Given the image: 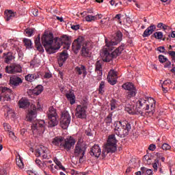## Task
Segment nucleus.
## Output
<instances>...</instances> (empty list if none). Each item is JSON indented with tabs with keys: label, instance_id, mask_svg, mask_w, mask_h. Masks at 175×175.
Instances as JSON below:
<instances>
[{
	"label": "nucleus",
	"instance_id": "obj_1",
	"mask_svg": "<svg viewBox=\"0 0 175 175\" xmlns=\"http://www.w3.org/2000/svg\"><path fill=\"white\" fill-rule=\"evenodd\" d=\"M122 39V33L118 32L116 33V36L114 40H110L105 38V46L103 49L102 55H103V61L104 62H110L113 58H116V57L120 55L121 53H122L123 50L125 49V45L122 44L113 51L111 53L110 51H112L113 49H114V46H117L120 42H121Z\"/></svg>",
	"mask_w": 175,
	"mask_h": 175
},
{
	"label": "nucleus",
	"instance_id": "obj_2",
	"mask_svg": "<svg viewBox=\"0 0 175 175\" xmlns=\"http://www.w3.org/2000/svg\"><path fill=\"white\" fill-rule=\"evenodd\" d=\"M155 100L151 97L140 98L136 103V107L133 105L128 104L125 110L129 114H142L143 116L142 110H150L152 113L155 110Z\"/></svg>",
	"mask_w": 175,
	"mask_h": 175
},
{
	"label": "nucleus",
	"instance_id": "obj_3",
	"mask_svg": "<svg viewBox=\"0 0 175 175\" xmlns=\"http://www.w3.org/2000/svg\"><path fill=\"white\" fill-rule=\"evenodd\" d=\"M42 44L48 54H54L57 50L61 49V46L64 44L62 38H56L54 39L53 33H44L41 38Z\"/></svg>",
	"mask_w": 175,
	"mask_h": 175
},
{
	"label": "nucleus",
	"instance_id": "obj_4",
	"mask_svg": "<svg viewBox=\"0 0 175 175\" xmlns=\"http://www.w3.org/2000/svg\"><path fill=\"white\" fill-rule=\"evenodd\" d=\"M81 53L83 57H90L91 52L90 51V47L91 44L90 42H84V38L81 36L78 37L72 42V50L75 54L79 53V50L81 49Z\"/></svg>",
	"mask_w": 175,
	"mask_h": 175
},
{
	"label": "nucleus",
	"instance_id": "obj_5",
	"mask_svg": "<svg viewBox=\"0 0 175 175\" xmlns=\"http://www.w3.org/2000/svg\"><path fill=\"white\" fill-rule=\"evenodd\" d=\"M113 125L115 126L114 133L120 137L128 136L129 131L131 129V124L126 121L115 122Z\"/></svg>",
	"mask_w": 175,
	"mask_h": 175
},
{
	"label": "nucleus",
	"instance_id": "obj_6",
	"mask_svg": "<svg viewBox=\"0 0 175 175\" xmlns=\"http://www.w3.org/2000/svg\"><path fill=\"white\" fill-rule=\"evenodd\" d=\"M117 150V139L116 135L111 134L108 137L107 144L103 146L102 152L103 157H106L109 152H115Z\"/></svg>",
	"mask_w": 175,
	"mask_h": 175
},
{
	"label": "nucleus",
	"instance_id": "obj_7",
	"mask_svg": "<svg viewBox=\"0 0 175 175\" xmlns=\"http://www.w3.org/2000/svg\"><path fill=\"white\" fill-rule=\"evenodd\" d=\"M85 151H87V145L81 141H79L74 150V155L75 157H79V163H83L85 161L84 155L85 154Z\"/></svg>",
	"mask_w": 175,
	"mask_h": 175
},
{
	"label": "nucleus",
	"instance_id": "obj_8",
	"mask_svg": "<svg viewBox=\"0 0 175 175\" xmlns=\"http://www.w3.org/2000/svg\"><path fill=\"white\" fill-rule=\"evenodd\" d=\"M49 118V126L53 128V126H57L58 125V120L57 119V110L54 107H50L46 113Z\"/></svg>",
	"mask_w": 175,
	"mask_h": 175
},
{
	"label": "nucleus",
	"instance_id": "obj_9",
	"mask_svg": "<svg viewBox=\"0 0 175 175\" xmlns=\"http://www.w3.org/2000/svg\"><path fill=\"white\" fill-rule=\"evenodd\" d=\"M46 123L44 120H38L31 125V131L33 135H40L44 132Z\"/></svg>",
	"mask_w": 175,
	"mask_h": 175
},
{
	"label": "nucleus",
	"instance_id": "obj_10",
	"mask_svg": "<svg viewBox=\"0 0 175 175\" xmlns=\"http://www.w3.org/2000/svg\"><path fill=\"white\" fill-rule=\"evenodd\" d=\"M122 88L123 90H125L126 91H129L127 92V98L130 99V98H133V96H136V94H137V91L136 90V88H135V85L133 83L131 82H127L126 83H124L122 85Z\"/></svg>",
	"mask_w": 175,
	"mask_h": 175
},
{
	"label": "nucleus",
	"instance_id": "obj_11",
	"mask_svg": "<svg viewBox=\"0 0 175 175\" xmlns=\"http://www.w3.org/2000/svg\"><path fill=\"white\" fill-rule=\"evenodd\" d=\"M36 156L38 157H42L43 159H50V158H51L50 150H49V148L43 146H40L38 148L36 149Z\"/></svg>",
	"mask_w": 175,
	"mask_h": 175
},
{
	"label": "nucleus",
	"instance_id": "obj_12",
	"mask_svg": "<svg viewBox=\"0 0 175 175\" xmlns=\"http://www.w3.org/2000/svg\"><path fill=\"white\" fill-rule=\"evenodd\" d=\"M70 115L68 111H64L62 113V118L60 120V126L62 129H68L69 124H70Z\"/></svg>",
	"mask_w": 175,
	"mask_h": 175
},
{
	"label": "nucleus",
	"instance_id": "obj_13",
	"mask_svg": "<svg viewBox=\"0 0 175 175\" xmlns=\"http://www.w3.org/2000/svg\"><path fill=\"white\" fill-rule=\"evenodd\" d=\"M12 90L6 87H0V100L2 102L10 100Z\"/></svg>",
	"mask_w": 175,
	"mask_h": 175
},
{
	"label": "nucleus",
	"instance_id": "obj_14",
	"mask_svg": "<svg viewBox=\"0 0 175 175\" xmlns=\"http://www.w3.org/2000/svg\"><path fill=\"white\" fill-rule=\"evenodd\" d=\"M75 116L77 118H87V107L86 105H77L76 108Z\"/></svg>",
	"mask_w": 175,
	"mask_h": 175
},
{
	"label": "nucleus",
	"instance_id": "obj_15",
	"mask_svg": "<svg viewBox=\"0 0 175 175\" xmlns=\"http://www.w3.org/2000/svg\"><path fill=\"white\" fill-rule=\"evenodd\" d=\"M5 72L10 75L13 73H21V72H23V68L20 64H13L5 67Z\"/></svg>",
	"mask_w": 175,
	"mask_h": 175
},
{
	"label": "nucleus",
	"instance_id": "obj_16",
	"mask_svg": "<svg viewBox=\"0 0 175 175\" xmlns=\"http://www.w3.org/2000/svg\"><path fill=\"white\" fill-rule=\"evenodd\" d=\"M31 107H33V110L29 111L26 117L27 120L30 122L35 121L36 118V110H40L42 109L39 104H38L37 107L35 105H32Z\"/></svg>",
	"mask_w": 175,
	"mask_h": 175
},
{
	"label": "nucleus",
	"instance_id": "obj_17",
	"mask_svg": "<svg viewBox=\"0 0 175 175\" xmlns=\"http://www.w3.org/2000/svg\"><path fill=\"white\" fill-rule=\"evenodd\" d=\"M107 81L111 85L117 84V72L114 70H111L107 76Z\"/></svg>",
	"mask_w": 175,
	"mask_h": 175
},
{
	"label": "nucleus",
	"instance_id": "obj_18",
	"mask_svg": "<svg viewBox=\"0 0 175 175\" xmlns=\"http://www.w3.org/2000/svg\"><path fill=\"white\" fill-rule=\"evenodd\" d=\"M76 144V139H75L72 137H69L66 139H64L62 147H64L66 150H70L72 148V146H75Z\"/></svg>",
	"mask_w": 175,
	"mask_h": 175
},
{
	"label": "nucleus",
	"instance_id": "obj_19",
	"mask_svg": "<svg viewBox=\"0 0 175 175\" xmlns=\"http://www.w3.org/2000/svg\"><path fill=\"white\" fill-rule=\"evenodd\" d=\"M53 161L55 162V165H54L53 164L51 165V170L53 173H55V170H54V169H55L56 170H63V172H65V170H66L65 167L62 166V163H61V161H59V160H58V159L55 158L53 159Z\"/></svg>",
	"mask_w": 175,
	"mask_h": 175
},
{
	"label": "nucleus",
	"instance_id": "obj_20",
	"mask_svg": "<svg viewBox=\"0 0 175 175\" xmlns=\"http://www.w3.org/2000/svg\"><path fill=\"white\" fill-rule=\"evenodd\" d=\"M66 59H68V53L66 52V51H64L59 54L57 58L59 66H62Z\"/></svg>",
	"mask_w": 175,
	"mask_h": 175
},
{
	"label": "nucleus",
	"instance_id": "obj_21",
	"mask_svg": "<svg viewBox=\"0 0 175 175\" xmlns=\"http://www.w3.org/2000/svg\"><path fill=\"white\" fill-rule=\"evenodd\" d=\"M100 154H102L100 147H99L98 145H94L91 149L90 155H93L94 157H96V158H99Z\"/></svg>",
	"mask_w": 175,
	"mask_h": 175
},
{
	"label": "nucleus",
	"instance_id": "obj_22",
	"mask_svg": "<svg viewBox=\"0 0 175 175\" xmlns=\"http://www.w3.org/2000/svg\"><path fill=\"white\" fill-rule=\"evenodd\" d=\"M157 29V26L154 25H151L149 26L144 32L142 36L143 38H148V36H150V35H152V33Z\"/></svg>",
	"mask_w": 175,
	"mask_h": 175
},
{
	"label": "nucleus",
	"instance_id": "obj_23",
	"mask_svg": "<svg viewBox=\"0 0 175 175\" xmlns=\"http://www.w3.org/2000/svg\"><path fill=\"white\" fill-rule=\"evenodd\" d=\"M66 98L70 102V105H75L76 103V96L72 91H70L66 93Z\"/></svg>",
	"mask_w": 175,
	"mask_h": 175
},
{
	"label": "nucleus",
	"instance_id": "obj_24",
	"mask_svg": "<svg viewBox=\"0 0 175 175\" xmlns=\"http://www.w3.org/2000/svg\"><path fill=\"white\" fill-rule=\"evenodd\" d=\"M75 72L77 75H83V77H85V76H87V68H85V66L83 65L77 66L75 68Z\"/></svg>",
	"mask_w": 175,
	"mask_h": 175
},
{
	"label": "nucleus",
	"instance_id": "obj_25",
	"mask_svg": "<svg viewBox=\"0 0 175 175\" xmlns=\"http://www.w3.org/2000/svg\"><path fill=\"white\" fill-rule=\"evenodd\" d=\"M64 138L61 136L55 137L52 139V144L53 146H62L64 143Z\"/></svg>",
	"mask_w": 175,
	"mask_h": 175
},
{
	"label": "nucleus",
	"instance_id": "obj_26",
	"mask_svg": "<svg viewBox=\"0 0 175 175\" xmlns=\"http://www.w3.org/2000/svg\"><path fill=\"white\" fill-rule=\"evenodd\" d=\"M5 18L7 21H10V20H12V18H14V17L17 16V13H16V12H14L10 10H5Z\"/></svg>",
	"mask_w": 175,
	"mask_h": 175
},
{
	"label": "nucleus",
	"instance_id": "obj_27",
	"mask_svg": "<svg viewBox=\"0 0 175 175\" xmlns=\"http://www.w3.org/2000/svg\"><path fill=\"white\" fill-rule=\"evenodd\" d=\"M159 62H161V64H165V62H166V64L164 66V68H169V66L172 65V63L169 62L167 57H165L163 55H159Z\"/></svg>",
	"mask_w": 175,
	"mask_h": 175
},
{
	"label": "nucleus",
	"instance_id": "obj_28",
	"mask_svg": "<svg viewBox=\"0 0 175 175\" xmlns=\"http://www.w3.org/2000/svg\"><path fill=\"white\" fill-rule=\"evenodd\" d=\"M10 83L12 85L17 86L19 84H21V83H23V80L21 79V78L18 77H12L10 79Z\"/></svg>",
	"mask_w": 175,
	"mask_h": 175
},
{
	"label": "nucleus",
	"instance_id": "obj_29",
	"mask_svg": "<svg viewBox=\"0 0 175 175\" xmlns=\"http://www.w3.org/2000/svg\"><path fill=\"white\" fill-rule=\"evenodd\" d=\"M25 81H29V83H32V81H35L37 79H39L38 74H28L25 77Z\"/></svg>",
	"mask_w": 175,
	"mask_h": 175
},
{
	"label": "nucleus",
	"instance_id": "obj_30",
	"mask_svg": "<svg viewBox=\"0 0 175 175\" xmlns=\"http://www.w3.org/2000/svg\"><path fill=\"white\" fill-rule=\"evenodd\" d=\"M18 106L20 109H25L29 106V101L25 98H21L18 101Z\"/></svg>",
	"mask_w": 175,
	"mask_h": 175
},
{
	"label": "nucleus",
	"instance_id": "obj_31",
	"mask_svg": "<svg viewBox=\"0 0 175 175\" xmlns=\"http://www.w3.org/2000/svg\"><path fill=\"white\" fill-rule=\"evenodd\" d=\"M96 72L98 76H102L103 72L102 71V61H97L96 63Z\"/></svg>",
	"mask_w": 175,
	"mask_h": 175
},
{
	"label": "nucleus",
	"instance_id": "obj_32",
	"mask_svg": "<svg viewBox=\"0 0 175 175\" xmlns=\"http://www.w3.org/2000/svg\"><path fill=\"white\" fill-rule=\"evenodd\" d=\"M16 161L17 166H18L20 169H24V163L23 162V158H21L20 154L16 156Z\"/></svg>",
	"mask_w": 175,
	"mask_h": 175
},
{
	"label": "nucleus",
	"instance_id": "obj_33",
	"mask_svg": "<svg viewBox=\"0 0 175 175\" xmlns=\"http://www.w3.org/2000/svg\"><path fill=\"white\" fill-rule=\"evenodd\" d=\"M42 92H43V86L42 85L36 87L32 92L34 95H40Z\"/></svg>",
	"mask_w": 175,
	"mask_h": 175
},
{
	"label": "nucleus",
	"instance_id": "obj_34",
	"mask_svg": "<svg viewBox=\"0 0 175 175\" xmlns=\"http://www.w3.org/2000/svg\"><path fill=\"white\" fill-rule=\"evenodd\" d=\"M23 42L27 49H31L32 47V41H31V40L28 38H25L23 40Z\"/></svg>",
	"mask_w": 175,
	"mask_h": 175
},
{
	"label": "nucleus",
	"instance_id": "obj_35",
	"mask_svg": "<svg viewBox=\"0 0 175 175\" xmlns=\"http://www.w3.org/2000/svg\"><path fill=\"white\" fill-rule=\"evenodd\" d=\"M141 170L142 172V174H144V173H146V174H147V175L152 174V170H151V169L147 170V168H146L145 167H142Z\"/></svg>",
	"mask_w": 175,
	"mask_h": 175
},
{
	"label": "nucleus",
	"instance_id": "obj_36",
	"mask_svg": "<svg viewBox=\"0 0 175 175\" xmlns=\"http://www.w3.org/2000/svg\"><path fill=\"white\" fill-rule=\"evenodd\" d=\"M154 36L155 39H158L159 40H162V38H163V33L162 31H157L154 33Z\"/></svg>",
	"mask_w": 175,
	"mask_h": 175
},
{
	"label": "nucleus",
	"instance_id": "obj_37",
	"mask_svg": "<svg viewBox=\"0 0 175 175\" xmlns=\"http://www.w3.org/2000/svg\"><path fill=\"white\" fill-rule=\"evenodd\" d=\"M13 59H14V56H13L10 53H8L7 57H5V63L10 64L12 61H13Z\"/></svg>",
	"mask_w": 175,
	"mask_h": 175
},
{
	"label": "nucleus",
	"instance_id": "obj_38",
	"mask_svg": "<svg viewBox=\"0 0 175 175\" xmlns=\"http://www.w3.org/2000/svg\"><path fill=\"white\" fill-rule=\"evenodd\" d=\"M99 94H103L105 92V81H101L98 88Z\"/></svg>",
	"mask_w": 175,
	"mask_h": 175
},
{
	"label": "nucleus",
	"instance_id": "obj_39",
	"mask_svg": "<svg viewBox=\"0 0 175 175\" xmlns=\"http://www.w3.org/2000/svg\"><path fill=\"white\" fill-rule=\"evenodd\" d=\"M8 117H11V118H14L16 117V113H14V110L12 109H9L7 111Z\"/></svg>",
	"mask_w": 175,
	"mask_h": 175
},
{
	"label": "nucleus",
	"instance_id": "obj_40",
	"mask_svg": "<svg viewBox=\"0 0 175 175\" xmlns=\"http://www.w3.org/2000/svg\"><path fill=\"white\" fill-rule=\"evenodd\" d=\"M36 164L40 167V169H43V166H46L45 163H42L40 159H36Z\"/></svg>",
	"mask_w": 175,
	"mask_h": 175
},
{
	"label": "nucleus",
	"instance_id": "obj_41",
	"mask_svg": "<svg viewBox=\"0 0 175 175\" xmlns=\"http://www.w3.org/2000/svg\"><path fill=\"white\" fill-rule=\"evenodd\" d=\"M96 16L88 15L87 16H85V20L90 23L91 21H93V20H96Z\"/></svg>",
	"mask_w": 175,
	"mask_h": 175
},
{
	"label": "nucleus",
	"instance_id": "obj_42",
	"mask_svg": "<svg viewBox=\"0 0 175 175\" xmlns=\"http://www.w3.org/2000/svg\"><path fill=\"white\" fill-rule=\"evenodd\" d=\"M25 33L26 34L27 36H32V35L33 34V29H26L25 30Z\"/></svg>",
	"mask_w": 175,
	"mask_h": 175
},
{
	"label": "nucleus",
	"instance_id": "obj_43",
	"mask_svg": "<svg viewBox=\"0 0 175 175\" xmlns=\"http://www.w3.org/2000/svg\"><path fill=\"white\" fill-rule=\"evenodd\" d=\"M144 162L146 165H151V159L147 155L144 156Z\"/></svg>",
	"mask_w": 175,
	"mask_h": 175
},
{
	"label": "nucleus",
	"instance_id": "obj_44",
	"mask_svg": "<svg viewBox=\"0 0 175 175\" xmlns=\"http://www.w3.org/2000/svg\"><path fill=\"white\" fill-rule=\"evenodd\" d=\"M106 124H111L113 119H112V115L109 114L107 116V118L105 120Z\"/></svg>",
	"mask_w": 175,
	"mask_h": 175
},
{
	"label": "nucleus",
	"instance_id": "obj_45",
	"mask_svg": "<svg viewBox=\"0 0 175 175\" xmlns=\"http://www.w3.org/2000/svg\"><path fill=\"white\" fill-rule=\"evenodd\" d=\"M158 165H159V160H154V163L152 164V167L154 172H157L158 170Z\"/></svg>",
	"mask_w": 175,
	"mask_h": 175
},
{
	"label": "nucleus",
	"instance_id": "obj_46",
	"mask_svg": "<svg viewBox=\"0 0 175 175\" xmlns=\"http://www.w3.org/2000/svg\"><path fill=\"white\" fill-rule=\"evenodd\" d=\"M161 148H163V150H164L165 151H167V150H170L172 147L167 144H163L161 146Z\"/></svg>",
	"mask_w": 175,
	"mask_h": 175
},
{
	"label": "nucleus",
	"instance_id": "obj_47",
	"mask_svg": "<svg viewBox=\"0 0 175 175\" xmlns=\"http://www.w3.org/2000/svg\"><path fill=\"white\" fill-rule=\"evenodd\" d=\"M172 81L170 79H167L163 82V84L161 85V87H166V85H169Z\"/></svg>",
	"mask_w": 175,
	"mask_h": 175
},
{
	"label": "nucleus",
	"instance_id": "obj_48",
	"mask_svg": "<svg viewBox=\"0 0 175 175\" xmlns=\"http://www.w3.org/2000/svg\"><path fill=\"white\" fill-rule=\"evenodd\" d=\"M157 51H159V53H165L166 49H165V46H159L157 48Z\"/></svg>",
	"mask_w": 175,
	"mask_h": 175
},
{
	"label": "nucleus",
	"instance_id": "obj_49",
	"mask_svg": "<svg viewBox=\"0 0 175 175\" xmlns=\"http://www.w3.org/2000/svg\"><path fill=\"white\" fill-rule=\"evenodd\" d=\"M35 44L36 46H40V36H38L35 40Z\"/></svg>",
	"mask_w": 175,
	"mask_h": 175
},
{
	"label": "nucleus",
	"instance_id": "obj_50",
	"mask_svg": "<svg viewBox=\"0 0 175 175\" xmlns=\"http://www.w3.org/2000/svg\"><path fill=\"white\" fill-rule=\"evenodd\" d=\"M3 126L5 131H10V125H9V124L3 123Z\"/></svg>",
	"mask_w": 175,
	"mask_h": 175
},
{
	"label": "nucleus",
	"instance_id": "obj_51",
	"mask_svg": "<svg viewBox=\"0 0 175 175\" xmlns=\"http://www.w3.org/2000/svg\"><path fill=\"white\" fill-rule=\"evenodd\" d=\"M108 21H110V18L109 17L104 18L101 20L102 24H107Z\"/></svg>",
	"mask_w": 175,
	"mask_h": 175
},
{
	"label": "nucleus",
	"instance_id": "obj_52",
	"mask_svg": "<svg viewBox=\"0 0 175 175\" xmlns=\"http://www.w3.org/2000/svg\"><path fill=\"white\" fill-rule=\"evenodd\" d=\"M37 50L40 51V53H43L44 50L43 49V46H42V44L36 46Z\"/></svg>",
	"mask_w": 175,
	"mask_h": 175
},
{
	"label": "nucleus",
	"instance_id": "obj_53",
	"mask_svg": "<svg viewBox=\"0 0 175 175\" xmlns=\"http://www.w3.org/2000/svg\"><path fill=\"white\" fill-rule=\"evenodd\" d=\"M155 148H157V146H155V144H150L148 150H150V151H154Z\"/></svg>",
	"mask_w": 175,
	"mask_h": 175
},
{
	"label": "nucleus",
	"instance_id": "obj_54",
	"mask_svg": "<svg viewBox=\"0 0 175 175\" xmlns=\"http://www.w3.org/2000/svg\"><path fill=\"white\" fill-rule=\"evenodd\" d=\"M0 175H8V170L6 169H2L0 170Z\"/></svg>",
	"mask_w": 175,
	"mask_h": 175
},
{
	"label": "nucleus",
	"instance_id": "obj_55",
	"mask_svg": "<svg viewBox=\"0 0 175 175\" xmlns=\"http://www.w3.org/2000/svg\"><path fill=\"white\" fill-rule=\"evenodd\" d=\"M116 107H117V105H116V103L112 102L111 103V110H115Z\"/></svg>",
	"mask_w": 175,
	"mask_h": 175
},
{
	"label": "nucleus",
	"instance_id": "obj_56",
	"mask_svg": "<svg viewBox=\"0 0 175 175\" xmlns=\"http://www.w3.org/2000/svg\"><path fill=\"white\" fill-rule=\"evenodd\" d=\"M10 137L11 139H12L13 140H16V135H14V133H13V131H10Z\"/></svg>",
	"mask_w": 175,
	"mask_h": 175
},
{
	"label": "nucleus",
	"instance_id": "obj_57",
	"mask_svg": "<svg viewBox=\"0 0 175 175\" xmlns=\"http://www.w3.org/2000/svg\"><path fill=\"white\" fill-rule=\"evenodd\" d=\"M44 79H50L51 77V73L50 72H46L44 75Z\"/></svg>",
	"mask_w": 175,
	"mask_h": 175
},
{
	"label": "nucleus",
	"instance_id": "obj_58",
	"mask_svg": "<svg viewBox=\"0 0 175 175\" xmlns=\"http://www.w3.org/2000/svg\"><path fill=\"white\" fill-rule=\"evenodd\" d=\"M72 29H74L75 31H77V29H80V26L79 25H72L71 27Z\"/></svg>",
	"mask_w": 175,
	"mask_h": 175
},
{
	"label": "nucleus",
	"instance_id": "obj_59",
	"mask_svg": "<svg viewBox=\"0 0 175 175\" xmlns=\"http://www.w3.org/2000/svg\"><path fill=\"white\" fill-rule=\"evenodd\" d=\"M7 47H8V44H7V43H3V44L1 46L0 49H3V50H6Z\"/></svg>",
	"mask_w": 175,
	"mask_h": 175
},
{
	"label": "nucleus",
	"instance_id": "obj_60",
	"mask_svg": "<svg viewBox=\"0 0 175 175\" xmlns=\"http://www.w3.org/2000/svg\"><path fill=\"white\" fill-rule=\"evenodd\" d=\"M169 55H170V57H175V51H170L168 52Z\"/></svg>",
	"mask_w": 175,
	"mask_h": 175
},
{
	"label": "nucleus",
	"instance_id": "obj_61",
	"mask_svg": "<svg viewBox=\"0 0 175 175\" xmlns=\"http://www.w3.org/2000/svg\"><path fill=\"white\" fill-rule=\"evenodd\" d=\"M156 155L159 159H161L163 157V154L162 153H156Z\"/></svg>",
	"mask_w": 175,
	"mask_h": 175
},
{
	"label": "nucleus",
	"instance_id": "obj_62",
	"mask_svg": "<svg viewBox=\"0 0 175 175\" xmlns=\"http://www.w3.org/2000/svg\"><path fill=\"white\" fill-rule=\"evenodd\" d=\"M115 18H118V20L120 21L121 20V14H116Z\"/></svg>",
	"mask_w": 175,
	"mask_h": 175
},
{
	"label": "nucleus",
	"instance_id": "obj_63",
	"mask_svg": "<svg viewBox=\"0 0 175 175\" xmlns=\"http://www.w3.org/2000/svg\"><path fill=\"white\" fill-rule=\"evenodd\" d=\"M169 38H175V31H173L172 33L169 35Z\"/></svg>",
	"mask_w": 175,
	"mask_h": 175
},
{
	"label": "nucleus",
	"instance_id": "obj_64",
	"mask_svg": "<svg viewBox=\"0 0 175 175\" xmlns=\"http://www.w3.org/2000/svg\"><path fill=\"white\" fill-rule=\"evenodd\" d=\"M135 174H136V175H142V174H143V172H142V170H141V171L137 172L135 173Z\"/></svg>",
	"mask_w": 175,
	"mask_h": 175
}]
</instances>
